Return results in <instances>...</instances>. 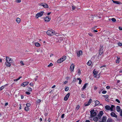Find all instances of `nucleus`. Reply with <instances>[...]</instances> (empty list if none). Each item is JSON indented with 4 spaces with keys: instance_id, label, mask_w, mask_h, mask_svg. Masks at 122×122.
I'll use <instances>...</instances> for the list:
<instances>
[{
    "instance_id": "f257e3e1",
    "label": "nucleus",
    "mask_w": 122,
    "mask_h": 122,
    "mask_svg": "<svg viewBox=\"0 0 122 122\" xmlns=\"http://www.w3.org/2000/svg\"><path fill=\"white\" fill-rule=\"evenodd\" d=\"M6 60L5 64L7 67H10L11 66V63H12L13 62V60L10 58L8 56L6 57Z\"/></svg>"
},
{
    "instance_id": "f03ea898",
    "label": "nucleus",
    "mask_w": 122,
    "mask_h": 122,
    "mask_svg": "<svg viewBox=\"0 0 122 122\" xmlns=\"http://www.w3.org/2000/svg\"><path fill=\"white\" fill-rule=\"evenodd\" d=\"M46 33L49 36H52L55 34V32L52 30H48L46 32Z\"/></svg>"
},
{
    "instance_id": "7ed1b4c3",
    "label": "nucleus",
    "mask_w": 122,
    "mask_h": 122,
    "mask_svg": "<svg viewBox=\"0 0 122 122\" xmlns=\"http://www.w3.org/2000/svg\"><path fill=\"white\" fill-rule=\"evenodd\" d=\"M66 59V57L65 56H63L61 58L59 59L57 61L58 63H60L65 61Z\"/></svg>"
},
{
    "instance_id": "20e7f679",
    "label": "nucleus",
    "mask_w": 122,
    "mask_h": 122,
    "mask_svg": "<svg viewBox=\"0 0 122 122\" xmlns=\"http://www.w3.org/2000/svg\"><path fill=\"white\" fill-rule=\"evenodd\" d=\"M91 117H92L95 116L97 115V113L96 112L94 111V110L93 109L92 110L90 111Z\"/></svg>"
},
{
    "instance_id": "39448f33",
    "label": "nucleus",
    "mask_w": 122,
    "mask_h": 122,
    "mask_svg": "<svg viewBox=\"0 0 122 122\" xmlns=\"http://www.w3.org/2000/svg\"><path fill=\"white\" fill-rule=\"evenodd\" d=\"M44 12L43 11H41L36 14V15L35 17L37 18H38L39 17L42 16L43 15Z\"/></svg>"
},
{
    "instance_id": "423d86ee",
    "label": "nucleus",
    "mask_w": 122,
    "mask_h": 122,
    "mask_svg": "<svg viewBox=\"0 0 122 122\" xmlns=\"http://www.w3.org/2000/svg\"><path fill=\"white\" fill-rule=\"evenodd\" d=\"M74 64L72 63L70 66V70L71 71H73L74 68Z\"/></svg>"
},
{
    "instance_id": "0eeeda50",
    "label": "nucleus",
    "mask_w": 122,
    "mask_h": 122,
    "mask_svg": "<svg viewBox=\"0 0 122 122\" xmlns=\"http://www.w3.org/2000/svg\"><path fill=\"white\" fill-rule=\"evenodd\" d=\"M41 5L42 6L46 8H48V6L46 3H41Z\"/></svg>"
},
{
    "instance_id": "6e6552de",
    "label": "nucleus",
    "mask_w": 122,
    "mask_h": 122,
    "mask_svg": "<svg viewBox=\"0 0 122 122\" xmlns=\"http://www.w3.org/2000/svg\"><path fill=\"white\" fill-rule=\"evenodd\" d=\"M70 95V93H68L66 95V96H65V97L64 98V100L65 101H67L68 100V99L69 96Z\"/></svg>"
},
{
    "instance_id": "1a4fd4ad",
    "label": "nucleus",
    "mask_w": 122,
    "mask_h": 122,
    "mask_svg": "<svg viewBox=\"0 0 122 122\" xmlns=\"http://www.w3.org/2000/svg\"><path fill=\"white\" fill-rule=\"evenodd\" d=\"M103 48L102 47L100 48L99 51V55H101L103 53Z\"/></svg>"
},
{
    "instance_id": "9d476101",
    "label": "nucleus",
    "mask_w": 122,
    "mask_h": 122,
    "mask_svg": "<svg viewBox=\"0 0 122 122\" xmlns=\"http://www.w3.org/2000/svg\"><path fill=\"white\" fill-rule=\"evenodd\" d=\"M107 120V117L106 116H103L101 121H99V122H106Z\"/></svg>"
},
{
    "instance_id": "9b49d317",
    "label": "nucleus",
    "mask_w": 122,
    "mask_h": 122,
    "mask_svg": "<svg viewBox=\"0 0 122 122\" xmlns=\"http://www.w3.org/2000/svg\"><path fill=\"white\" fill-rule=\"evenodd\" d=\"M82 52L81 51H80L76 52L77 56L79 57L81 55H82Z\"/></svg>"
},
{
    "instance_id": "f8f14e48",
    "label": "nucleus",
    "mask_w": 122,
    "mask_h": 122,
    "mask_svg": "<svg viewBox=\"0 0 122 122\" xmlns=\"http://www.w3.org/2000/svg\"><path fill=\"white\" fill-rule=\"evenodd\" d=\"M51 20V18L48 16H46L44 20L45 21L49 22Z\"/></svg>"
},
{
    "instance_id": "ddd939ff",
    "label": "nucleus",
    "mask_w": 122,
    "mask_h": 122,
    "mask_svg": "<svg viewBox=\"0 0 122 122\" xmlns=\"http://www.w3.org/2000/svg\"><path fill=\"white\" fill-rule=\"evenodd\" d=\"M93 73L94 74L93 76L95 77H96L97 76V72L95 70H94L93 71Z\"/></svg>"
},
{
    "instance_id": "4468645a",
    "label": "nucleus",
    "mask_w": 122,
    "mask_h": 122,
    "mask_svg": "<svg viewBox=\"0 0 122 122\" xmlns=\"http://www.w3.org/2000/svg\"><path fill=\"white\" fill-rule=\"evenodd\" d=\"M111 115L112 116L116 118H117V115L114 112H112L111 113Z\"/></svg>"
},
{
    "instance_id": "2eb2a0df",
    "label": "nucleus",
    "mask_w": 122,
    "mask_h": 122,
    "mask_svg": "<svg viewBox=\"0 0 122 122\" xmlns=\"http://www.w3.org/2000/svg\"><path fill=\"white\" fill-rule=\"evenodd\" d=\"M29 83L28 82H23L22 84H21V86H23V87H25V86H26Z\"/></svg>"
},
{
    "instance_id": "dca6fc26",
    "label": "nucleus",
    "mask_w": 122,
    "mask_h": 122,
    "mask_svg": "<svg viewBox=\"0 0 122 122\" xmlns=\"http://www.w3.org/2000/svg\"><path fill=\"white\" fill-rule=\"evenodd\" d=\"M112 1L114 3L118 4H122V3L120 2V1H115L113 0H112Z\"/></svg>"
},
{
    "instance_id": "f3484780",
    "label": "nucleus",
    "mask_w": 122,
    "mask_h": 122,
    "mask_svg": "<svg viewBox=\"0 0 122 122\" xmlns=\"http://www.w3.org/2000/svg\"><path fill=\"white\" fill-rule=\"evenodd\" d=\"M105 108L107 110H110V107L109 105H107L105 107Z\"/></svg>"
},
{
    "instance_id": "a211bd4d",
    "label": "nucleus",
    "mask_w": 122,
    "mask_h": 122,
    "mask_svg": "<svg viewBox=\"0 0 122 122\" xmlns=\"http://www.w3.org/2000/svg\"><path fill=\"white\" fill-rule=\"evenodd\" d=\"M116 110L118 112H120L121 110L120 107V106H117L116 107Z\"/></svg>"
},
{
    "instance_id": "6ab92c4d",
    "label": "nucleus",
    "mask_w": 122,
    "mask_h": 122,
    "mask_svg": "<svg viewBox=\"0 0 122 122\" xmlns=\"http://www.w3.org/2000/svg\"><path fill=\"white\" fill-rule=\"evenodd\" d=\"M20 18L18 17L16 18V21L17 23L18 24L20 22Z\"/></svg>"
},
{
    "instance_id": "aec40b11",
    "label": "nucleus",
    "mask_w": 122,
    "mask_h": 122,
    "mask_svg": "<svg viewBox=\"0 0 122 122\" xmlns=\"http://www.w3.org/2000/svg\"><path fill=\"white\" fill-rule=\"evenodd\" d=\"M88 84L87 83H85L83 86V87L82 88V90H83L84 89H85L86 87V86Z\"/></svg>"
},
{
    "instance_id": "412c9836",
    "label": "nucleus",
    "mask_w": 122,
    "mask_h": 122,
    "mask_svg": "<svg viewBox=\"0 0 122 122\" xmlns=\"http://www.w3.org/2000/svg\"><path fill=\"white\" fill-rule=\"evenodd\" d=\"M35 45L37 47H39L40 46V44L38 42H36L35 44Z\"/></svg>"
},
{
    "instance_id": "4be33fe9",
    "label": "nucleus",
    "mask_w": 122,
    "mask_h": 122,
    "mask_svg": "<svg viewBox=\"0 0 122 122\" xmlns=\"http://www.w3.org/2000/svg\"><path fill=\"white\" fill-rule=\"evenodd\" d=\"M95 106H97V105L99 104L100 103L97 100H96V101H95Z\"/></svg>"
},
{
    "instance_id": "5701e85b",
    "label": "nucleus",
    "mask_w": 122,
    "mask_h": 122,
    "mask_svg": "<svg viewBox=\"0 0 122 122\" xmlns=\"http://www.w3.org/2000/svg\"><path fill=\"white\" fill-rule=\"evenodd\" d=\"M115 107L114 105H112L111 107H110V110L111 111H113V108Z\"/></svg>"
},
{
    "instance_id": "b1692460",
    "label": "nucleus",
    "mask_w": 122,
    "mask_h": 122,
    "mask_svg": "<svg viewBox=\"0 0 122 122\" xmlns=\"http://www.w3.org/2000/svg\"><path fill=\"white\" fill-rule=\"evenodd\" d=\"M98 118L97 117H95L93 118V120L95 122H97L98 121Z\"/></svg>"
},
{
    "instance_id": "393cba45",
    "label": "nucleus",
    "mask_w": 122,
    "mask_h": 122,
    "mask_svg": "<svg viewBox=\"0 0 122 122\" xmlns=\"http://www.w3.org/2000/svg\"><path fill=\"white\" fill-rule=\"evenodd\" d=\"M77 79L79 81V84H81L82 82V80H81V78H77Z\"/></svg>"
},
{
    "instance_id": "a878e982",
    "label": "nucleus",
    "mask_w": 122,
    "mask_h": 122,
    "mask_svg": "<svg viewBox=\"0 0 122 122\" xmlns=\"http://www.w3.org/2000/svg\"><path fill=\"white\" fill-rule=\"evenodd\" d=\"M92 64V62L91 61H89L87 63V65L88 66H90Z\"/></svg>"
},
{
    "instance_id": "bb28decb",
    "label": "nucleus",
    "mask_w": 122,
    "mask_h": 122,
    "mask_svg": "<svg viewBox=\"0 0 122 122\" xmlns=\"http://www.w3.org/2000/svg\"><path fill=\"white\" fill-rule=\"evenodd\" d=\"M117 59L116 60V62L117 63H119V60L120 59V58L118 57H117Z\"/></svg>"
},
{
    "instance_id": "cd10ccee",
    "label": "nucleus",
    "mask_w": 122,
    "mask_h": 122,
    "mask_svg": "<svg viewBox=\"0 0 122 122\" xmlns=\"http://www.w3.org/2000/svg\"><path fill=\"white\" fill-rule=\"evenodd\" d=\"M103 112L102 111H101L99 113V114L101 116H102L103 114Z\"/></svg>"
},
{
    "instance_id": "c85d7f7f",
    "label": "nucleus",
    "mask_w": 122,
    "mask_h": 122,
    "mask_svg": "<svg viewBox=\"0 0 122 122\" xmlns=\"http://www.w3.org/2000/svg\"><path fill=\"white\" fill-rule=\"evenodd\" d=\"M78 74L79 75H80L81 74V70L79 69H78Z\"/></svg>"
},
{
    "instance_id": "c756f323",
    "label": "nucleus",
    "mask_w": 122,
    "mask_h": 122,
    "mask_svg": "<svg viewBox=\"0 0 122 122\" xmlns=\"http://www.w3.org/2000/svg\"><path fill=\"white\" fill-rule=\"evenodd\" d=\"M69 88L68 86L66 87L65 89V91H67L69 89Z\"/></svg>"
},
{
    "instance_id": "7c9ffc66",
    "label": "nucleus",
    "mask_w": 122,
    "mask_h": 122,
    "mask_svg": "<svg viewBox=\"0 0 122 122\" xmlns=\"http://www.w3.org/2000/svg\"><path fill=\"white\" fill-rule=\"evenodd\" d=\"M41 101L40 99H39L36 102V103L38 104L40 103L41 102Z\"/></svg>"
},
{
    "instance_id": "2f4dec72",
    "label": "nucleus",
    "mask_w": 122,
    "mask_h": 122,
    "mask_svg": "<svg viewBox=\"0 0 122 122\" xmlns=\"http://www.w3.org/2000/svg\"><path fill=\"white\" fill-rule=\"evenodd\" d=\"M112 122V119L110 118L108 119L107 121V122Z\"/></svg>"
},
{
    "instance_id": "473e14b6",
    "label": "nucleus",
    "mask_w": 122,
    "mask_h": 122,
    "mask_svg": "<svg viewBox=\"0 0 122 122\" xmlns=\"http://www.w3.org/2000/svg\"><path fill=\"white\" fill-rule=\"evenodd\" d=\"M20 63L21 64V66H23L24 65V64L22 61H20Z\"/></svg>"
},
{
    "instance_id": "72a5a7b5",
    "label": "nucleus",
    "mask_w": 122,
    "mask_h": 122,
    "mask_svg": "<svg viewBox=\"0 0 122 122\" xmlns=\"http://www.w3.org/2000/svg\"><path fill=\"white\" fill-rule=\"evenodd\" d=\"M29 108L28 107H26L25 108V110L26 111H28L29 110Z\"/></svg>"
},
{
    "instance_id": "f704fd0d",
    "label": "nucleus",
    "mask_w": 122,
    "mask_h": 122,
    "mask_svg": "<svg viewBox=\"0 0 122 122\" xmlns=\"http://www.w3.org/2000/svg\"><path fill=\"white\" fill-rule=\"evenodd\" d=\"M102 96L104 97L105 98H108L109 97V96L107 95H102Z\"/></svg>"
},
{
    "instance_id": "c9c22d12",
    "label": "nucleus",
    "mask_w": 122,
    "mask_h": 122,
    "mask_svg": "<svg viewBox=\"0 0 122 122\" xmlns=\"http://www.w3.org/2000/svg\"><path fill=\"white\" fill-rule=\"evenodd\" d=\"M111 20L113 22H115L116 21V19L114 18H112L111 19Z\"/></svg>"
},
{
    "instance_id": "e433bc0d",
    "label": "nucleus",
    "mask_w": 122,
    "mask_h": 122,
    "mask_svg": "<svg viewBox=\"0 0 122 122\" xmlns=\"http://www.w3.org/2000/svg\"><path fill=\"white\" fill-rule=\"evenodd\" d=\"M2 86L0 88V91L2 90V89H3L5 87V86Z\"/></svg>"
},
{
    "instance_id": "4c0bfd02",
    "label": "nucleus",
    "mask_w": 122,
    "mask_h": 122,
    "mask_svg": "<svg viewBox=\"0 0 122 122\" xmlns=\"http://www.w3.org/2000/svg\"><path fill=\"white\" fill-rule=\"evenodd\" d=\"M28 90L29 92L31 91H32V89L31 88L29 87L28 88Z\"/></svg>"
},
{
    "instance_id": "58836bf2",
    "label": "nucleus",
    "mask_w": 122,
    "mask_h": 122,
    "mask_svg": "<svg viewBox=\"0 0 122 122\" xmlns=\"http://www.w3.org/2000/svg\"><path fill=\"white\" fill-rule=\"evenodd\" d=\"M117 44L120 46H122V44L121 43H118Z\"/></svg>"
},
{
    "instance_id": "ea45409f",
    "label": "nucleus",
    "mask_w": 122,
    "mask_h": 122,
    "mask_svg": "<svg viewBox=\"0 0 122 122\" xmlns=\"http://www.w3.org/2000/svg\"><path fill=\"white\" fill-rule=\"evenodd\" d=\"M92 101V99H90L89 100L88 102V103H89L90 104L91 103V102Z\"/></svg>"
},
{
    "instance_id": "a19ab883",
    "label": "nucleus",
    "mask_w": 122,
    "mask_h": 122,
    "mask_svg": "<svg viewBox=\"0 0 122 122\" xmlns=\"http://www.w3.org/2000/svg\"><path fill=\"white\" fill-rule=\"evenodd\" d=\"M101 116L99 114L97 115V117L98 119H100L101 118Z\"/></svg>"
},
{
    "instance_id": "79ce46f5",
    "label": "nucleus",
    "mask_w": 122,
    "mask_h": 122,
    "mask_svg": "<svg viewBox=\"0 0 122 122\" xmlns=\"http://www.w3.org/2000/svg\"><path fill=\"white\" fill-rule=\"evenodd\" d=\"M53 65V64L52 63H51L48 66H47L48 67H49L52 66Z\"/></svg>"
},
{
    "instance_id": "37998d69",
    "label": "nucleus",
    "mask_w": 122,
    "mask_h": 122,
    "mask_svg": "<svg viewBox=\"0 0 122 122\" xmlns=\"http://www.w3.org/2000/svg\"><path fill=\"white\" fill-rule=\"evenodd\" d=\"M15 1L17 3H20L21 2V0H16Z\"/></svg>"
},
{
    "instance_id": "c03bdc74",
    "label": "nucleus",
    "mask_w": 122,
    "mask_h": 122,
    "mask_svg": "<svg viewBox=\"0 0 122 122\" xmlns=\"http://www.w3.org/2000/svg\"><path fill=\"white\" fill-rule=\"evenodd\" d=\"M26 105L27 107H28L30 106V104L29 103H28L26 104Z\"/></svg>"
},
{
    "instance_id": "a18cd8bd",
    "label": "nucleus",
    "mask_w": 122,
    "mask_h": 122,
    "mask_svg": "<svg viewBox=\"0 0 122 122\" xmlns=\"http://www.w3.org/2000/svg\"><path fill=\"white\" fill-rule=\"evenodd\" d=\"M106 92L107 91L105 90L103 91L102 92V93L103 94H105Z\"/></svg>"
},
{
    "instance_id": "49530a36",
    "label": "nucleus",
    "mask_w": 122,
    "mask_h": 122,
    "mask_svg": "<svg viewBox=\"0 0 122 122\" xmlns=\"http://www.w3.org/2000/svg\"><path fill=\"white\" fill-rule=\"evenodd\" d=\"M65 114H62V115H61V118H64V116H65Z\"/></svg>"
},
{
    "instance_id": "de8ad7c7",
    "label": "nucleus",
    "mask_w": 122,
    "mask_h": 122,
    "mask_svg": "<svg viewBox=\"0 0 122 122\" xmlns=\"http://www.w3.org/2000/svg\"><path fill=\"white\" fill-rule=\"evenodd\" d=\"M115 101L119 103H120V101L117 99H116L115 100Z\"/></svg>"
},
{
    "instance_id": "09e8293b",
    "label": "nucleus",
    "mask_w": 122,
    "mask_h": 122,
    "mask_svg": "<svg viewBox=\"0 0 122 122\" xmlns=\"http://www.w3.org/2000/svg\"><path fill=\"white\" fill-rule=\"evenodd\" d=\"M80 106L79 105H78L76 107V108L77 109H78L79 108Z\"/></svg>"
},
{
    "instance_id": "8fccbe9b",
    "label": "nucleus",
    "mask_w": 122,
    "mask_h": 122,
    "mask_svg": "<svg viewBox=\"0 0 122 122\" xmlns=\"http://www.w3.org/2000/svg\"><path fill=\"white\" fill-rule=\"evenodd\" d=\"M81 96L83 98H84L85 97V95L83 94H81Z\"/></svg>"
},
{
    "instance_id": "3c124183",
    "label": "nucleus",
    "mask_w": 122,
    "mask_h": 122,
    "mask_svg": "<svg viewBox=\"0 0 122 122\" xmlns=\"http://www.w3.org/2000/svg\"><path fill=\"white\" fill-rule=\"evenodd\" d=\"M88 34L90 36H93V34L91 33H88Z\"/></svg>"
},
{
    "instance_id": "603ef678",
    "label": "nucleus",
    "mask_w": 122,
    "mask_h": 122,
    "mask_svg": "<svg viewBox=\"0 0 122 122\" xmlns=\"http://www.w3.org/2000/svg\"><path fill=\"white\" fill-rule=\"evenodd\" d=\"M26 93L27 94V95H30V92H26Z\"/></svg>"
},
{
    "instance_id": "864d4df0",
    "label": "nucleus",
    "mask_w": 122,
    "mask_h": 122,
    "mask_svg": "<svg viewBox=\"0 0 122 122\" xmlns=\"http://www.w3.org/2000/svg\"><path fill=\"white\" fill-rule=\"evenodd\" d=\"M72 9L73 10H75L76 9L75 7L73 6H72Z\"/></svg>"
},
{
    "instance_id": "5fc2aeb1",
    "label": "nucleus",
    "mask_w": 122,
    "mask_h": 122,
    "mask_svg": "<svg viewBox=\"0 0 122 122\" xmlns=\"http://www.w3.org/2000/svg\"><path fill=\"white\" fill-rule=\"evenodd\" d=\"M90 104L89 103H88L87 104H85V106H89Z\"/></svg>"
},
{
    "instance_id": "6e6d98bb",
    "label": "nucleus",
    "mask_w": 122,
    "mask_h": 122,
    "mask_svg": "<svg viewBox=\"0 0 122 122\" xmlns=\"http://www.w3.org/2000/svg\"><path fill=\"white\" fill-rule=\"evenodd\" d=\"M30 85L32 86H34V84L33 83H31L30 84Z\"/></svg>"
},
{
    "instance_id": "4d7b16f0",
    "label": "nucleus",
    "mask_w": 122,
    "mask_h": 122,
    "mask_svg": "<svg viewBox=\"0 0 122 122\" xmlns=\"http://www.w3.org/2000/svg\"><path fill=\"white\" fill-rule=\"evenodd\" d=\"M106 65H103L102 66H101V67H100L101 68H102L103 67H106Z\"/></svg>"
},
{
    "instance_id": "13d9d810",
    "label": "nucleus",
    "mask_w": 122,
    "mask_h": 122,
    "mask_svg": "<svg viewBox=\"0 0 122 122\" xmlns=\"http://www.w3.org/2000/svg\"><path fill=\"white\" fill-rule=\"evenodd\" d=\"M70 26H72L73 25V24L72 23H69Z\"/></svg>"
},
{
    "instance_id": "bf43d9fd",
    "label": "nucleus",
    "mask_w": 122,
    "mask_h": 122,
    "mask_svg": "<svg viewBox=\"0 0 122 122\" xmlns=\"http://www.w3.org/2000/svg\"><path fill=\"white\" fill-rule=\"evenodd\" d=\"M120 115L121 116H122V109L121 110V111L120 112Z\"/></svg>"
},
{
    "instance_id": "052dcab7",
    "label": "nucleus",
    "mask_w": 122,
    "mask_h": 122,
    "mask_svg": "<svg viewBox=\"0 0 122 122\" xmlns=\"http://www.w3.org/2000/svg\"><path fill=\"white\" fill-rule=\"evenodd\" d=\"M64 39V38L62 37H60V38H59V39L61 40H63V39Z\"/></svg>"
},
{
    "instance_id": "680f3d73",
    "label": "nucleus",
    "mask_w": 122,
    "mask_h": 122,
    "mask_svg": "<svg viewBox=\"0 0 122 122\" xmlns=\"http://www.w3.org/2000/svg\"><path fill=\"white\" fill-rule=\"evenodd\" d=\"M118 28L119 30H122V27H119Z\"/></svg>"
},
{
    "instance_id": "e2e57ef3",
    "label": "nucleus",
    "mask_w": 122,
    "mask_h": 122,
    "mask_svg": "<svg viewBox=\"0 0 122 122\" xmlns=\"http://www.w3.org/2000/svg\"><path fill=\"white\" fill-rule=\"evenodd\" d=\"M110 86H106V88L107 89H109L110 88Z\"/></svg>"
},
{
    "instance_id": "0e129e2a",
    "label": "nucleus",
    "mask_w": 122,
    "mask_h": 122,
    "mask_svg": "<svg viewBox=\"0 0 122 122\" xmlns=\"http://www.w3.org/2000/svg\"><path fill=\"white\" fill-rule=\"evenodd\" d=\"M97 27V26H95L93 28H92V30H93L94 28H96Z\"/></svg>"
},
{
    "instance_id": "69168bd1",
    "label": "nucleus",
    "mask_w": 122,
    "mask_h": 122,
    "mask_svg": "<svg viewBox=\"0 0 122 122\" xmlns=\"http://www.w3.org/2000/svg\"><path fill=\"white\" fill-rule=\"evenodd\" d=\"M68 82V81H65L64 82V83L65 84H66Z\"/></svg>"
},
{
    "instance_id": "338daca9",
    "label": "nucleus",
    "mask_w": 122,
    "mask_h": 122,
    "mask_svg": "<svg viewBox=\"0 0 122 122\" xmlns=\"http://www.w3.org/2000/svg\"><path fill=\"white\" fill-rule=\"evenodd\" d=\"M21 77H22L21 76H20L17 79L18 80H19Z\"/></svg>"
},
{
    "instance_id": "774afa93",
    "label": "nucleus",
    "mask_w": 122,
    "mask_h": 122,
    "mask_svg": "<svg viewBox=\"0 0 122 122\" xmlns=\"http://www.w3.org/2000/svg\"><path fill=\"white\" fill-rule=\"evenodd\" d=\"M85 122H90V121L89 120H86Z\"/></svg>"
}]
</instances>
